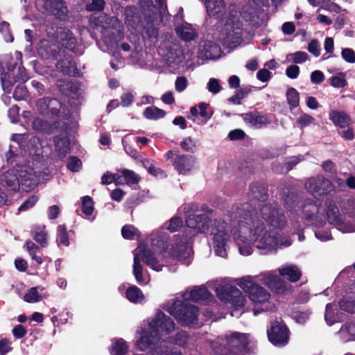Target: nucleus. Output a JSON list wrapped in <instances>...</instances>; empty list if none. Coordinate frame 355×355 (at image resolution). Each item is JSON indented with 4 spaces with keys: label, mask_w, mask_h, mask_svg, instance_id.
I'll list each match as a JSON object with an SVG mask.
<instances>
[{
    "label": "nucleus",
    "mask_w": 355,
    "mask_h": 355,
    "mask_svg": "<svg viewBox=\"0 0 355 355\" xmlns=\"http://www.w3.org/2000/svg\"><path fill=\"white\" fill-rule=\"evenodd\" d=\"M250 193V202L235 205L214 220L211 236L217 256L227 257L232 238L243 256L252 254L254 246L268 252L291 245L289 237L278 233L286 224L283 211L275 202H264L265 194L258 189Z\"/></svg>",
    "instance_id": "obj_1"
},
{
    "label": "nucleus",
    "mask_w": 355,
    "mask_h": 355,
    "mask_svg": "<svg viewBox=\"0 0 355 355\" xmlns=\"http://www.w3.org/2000/svg\"><path fill=\"white\" fill-rule=\"evenodd\" d=\"M233 283L236 284L248 294L254 304V315L275 309V304L270 301V293L257 284L253 276L246 275L237 279L219 278L209 282L208 284L221 301L238 310L243 307L246 298L238 288L232 285Z\"/></svg>",
    "instance_id": "obj_2"
},
{
    "label": "nucleus",
    "mask_w": 355,
    "mask_h": 355,
    "mask_svg": "<svg viewBox=\"0 0 355 355\" xmlns=\"http://www.w3.org/2000/svg\"><path fill=\"white\" fill-rule=\"evenodd\" d=\"M174 329L173 320L162 311H158L155 316L144 321L137 329L135 346L142 352L161 347L162 343L166 341L182 347L186 346L189 338L184 331L178 332L175 337L168 336Z\"/></svg>",
    "instance_id": "obj_3"
},
{
    "label": "nucleus",
    "mask_w": 355,
    "mask_h": 355,
    "mask_svg": "<svg viewBox=\"0 0 355 355\" xmlns=\"http://www.w3.org/2000/svg\"><path fill=\"white\" fill-rule=\"evenodd\" d=\"M139 6L143 19L137 15L135 7H127L124 10L128 28L132 33L145 31L150 37H156L159 23H164L168 15L166 1L156 0V5H154L152 0H139Z\"/></svg>",
    "instance_id": "obj_4"
},
{
    "label": "nucleus",
    "mask_w": 355,
    "mask_h": 355,
    "mask_svg": "<svg viewBox=\"0 0 355 355\" xmlns=\"http://www.w3.org/2000/svg\"><path fill=\"white\" fill-rule=\"evenodd\" d=\"M205 6L209 17L220 18L219 40L223 44L233 48L240 44L243 23L238 15L236 5L230 3L225 12L223 0H205Z\"/></svg>",
    "instance_id": "obj_5"
},
{
    "label": "nucleus",
    "mask_w": 355,
    "mask_h": 355,
    "mask_svg": "<svg viewBox=\"0 0 355 355\" xmlns=\"http://www.w3.org/2000/svg\"><path fill=\"white\" fill-rule=\"evenodd\" d=\"M152 246L160 251V254H156L148 249L144 243H139L138 247L133 251V266L132 272L137 282L140 285H146L150 282V278L146 270H144L141 261H143L152 270L159 272L163 267L168 266V259H173L180 261L175 257L173 256L171 251L173 247L177 251L182 248L180 246H175V241L173 239L171 247L166 244L164 248L157 246Z\"/></svg>",
    "instance_id": "obj_6"
},
{
    "label": "nucleus",
    "mask_w": 355,
    "mask_h": 355,
    "mask_svg": "<svg viewBox=\"0 0 355 355\" xmlns=\"http://www.w3.org/2000/svg\"><path fill=\"white\" fill-rule=\"evenodd\" d=\"M212 210L208 209L205 214H190L186 219L187 228L180 235L174 236L175 246L182 248L177 251L173 247L171 251L180 262L184 265H189L192 260V239L198 233H204L208 230L211 222L209 214Z\"/></svg>",
    "instance_id": "obj_7"
},
{
    "label": "nucleus",
    "mask_w": 355,
    "mask_h": 355,
    "mask_svg": "<svg viewBox=\"0 0 355 355\" xmlns=\"http://www.w3.org/2000/svg\"><path fill=\"white\" fill-rule=\"evenodd\" d=\"M40 181L37 172L24 160L16 164L0 177V184L8 191H17L20 188L24 191L34 189Z\"/></svg>",
    "instance_id": "obj_8"
},
{
    "label": "nucleus",
    "mask_w": 355,
    "mask_h": 355,
    "mask_svg": "<svg viewBox=\"0 0 355 355\" xmlns=\"http://www.w3.org/2000/svg\"><path fill=\"white\" fill-rule=\"evenodd\" d=\"M92 24L101 33V39L97 42L99 48L105 52L113 53L117 47V40L123 37V26L116 17L101 15L97 18H91Z\"/></svg>",
    "instance_id": "obj_9"
},
{
    "label": "nucleus",
    "mask_w": 355,
    "mask_h": 355,
    "mask_svg": "<svg viewBox=\"0 0 355 355\" xmlns=\"http://www.w3.org/2000/svg\"><path fill=\"white\" fill-rule=\"evenodd\" d=\"M21 53L16 51L14 57L6 55L0 61L1 68L6 66L8 70L6 73L0 71L2 88L6 93L11 92L12 87L16 82H25L28 79L25 69L21 66Z\"/></svg>",
    "instance_id": "obj_10"
},
{
    "label": "nucleus",
    "mask_w": 355,
    "mask_h": 355,
    "mask_svg": "<svg viewBox=\"0 0 355 355\" xmlns=\"http://www.w3.org/2000/svg\"><path fill=\"white\" fill-rule=\"evenodd\" d=\"M297 197L295 196H288L285 199V205L286 209L293 214L300 215V212L303 217L311 225L320 226L324 223L326 217L324 215L326 208H323L318 204V201L313 202L312 200H307L300 207L298 206Z\"/></svg>",
    "instance_id": "obj_11"
},
{
    "label": "nucleus",
    "mask_w": 355,
    "mask_h": 355,
    "mask_svg": "<svg viewBox=\"0 0 355 355\" xmlns=\"http://www.w3.org/2000/svg\"><path fill=\"white\" fill-rule=\"evenodd\" d=\"M164 309L182 326L197 324L198 309L194 305L184 304L181 300H175L166 304Z\"/></svg>",
    "instance_id": "obj_12"
},
{
    "label": "nucleus",
    "mask_w": 355,
    "mask_h": 355,
    "mask_svg": "<svg viewBox=\"0 0 355 355\" xmlns=\"http://www.w3.org/2000/svg\"><path fill=\"white\" fill-rule=\"evenodd\" d=\"M326 205V218L328 221L337 227L343 233L355 232V214H338V208L331 200H327Z\"/></svg>",
    "instance_id": "obj_13"
},
{
    "label": "nucleus",
    "mask_w": 355,
    "mask_h": 355,
    "mask_svg": "<svg viewBox=\"0 0 355 355\" xmlns=\"http://www.w3.org/2000/svg\"><path fill=\"white\" fill-rule=\"evenodd\" d=\"M275 4L280 3L282 0H272ZM268 6V0H250L241 8L239 13L241 18L252 26L258 25L259 15L262 8Z\"/></svg>",
    "instance_id": "obj_14"
},
{
    "label": "nucleus",
    "mask_w": 355,
    "mask_h": 355,
    "mask_svg": "<svg viewBox=\"0 0 355 355\" xmlns=\"http://www.w3.org/2000/svg\"><path fill=\"white\" fill-rule=\"evenodd\" d=\"M182 225L183 222L180 217H173L171 220L164 223L161 228L152 232L150 234L151 245L164 249L169 237L166 230L174 232L178 231Z\"/></svg>",
    "instance_id": "obj_15"
},
{
    "label": "nucleus",
    "mask_w": 355,
    "mask_h": 355,
    "mask_svg": "<svg viewBox=\"0 0 355 355\" xmlns=\"http://www.w3.org/2000/svg\"><path fill=\"white\" fill-rule=\"evenodd\" d=\"M227 347L220 352L221 355H244L248 344V335L232 332L226 335Z\"/></svg>",
    "instance_id": "obj_16"
},
{
    "label": "nucleus",
    "mask_w": 355,
    "mask_h": 355,
    "mask_svg": "<svg viewBox=\"0 0 355 355\" xmlns=\"http://www.w3.org/2000/svg\"><path fill=\"white\" fill-rule=\"evenodd\" d=\"M253 277L277 294H285L291 290V286L282 279L275 271L263 272Z\"/></svg>",
    "instance_id": "obj_17"
},
{
    "label": "nucleus",
    "mask_w": 355,
    "mask_h": 355,
    "mask_svg": "<svg viewBox=\"0 0 355 355\" xmlns=\"http://www.w3.org/2000/svg\"><path fill=\"white\" fill-rule=\"evenodd\" d=\"M35 8L42 13L48 12L58 19H64L68 9L63 0H36Z\"/></svg>",
    "instance_id": "obj_18"
},
{
    "label": "nucleus",
    "mask_w": 355,
    "mask_h": 355,
    "mask_svg": "<svg viewBox=\"0 0 355 355\" xmlns=\"http://www.w3.org/2000/svg\"><path fill=\"white\" fill-rule=\"evenodd\" d=\"M269 340L276 346H284L288 341V330L281 322L275 321L268 331Z\"/></svg>",
    "instance_id": "obj_19"
},
{
    "label": "nucleus",
    "mask_w": 355,
    "mask_h": 355,
    "mask_svg": "<svg viewBox=\"0 0 355 355\" xmlns=\"http://www.w3.org/2000/svg\"><path fill=\"white\" fill-rule=\"evenodd\" d=\"M305 188L312 196L317 198L331 191L332 184L323 177L312 178L306 181Z\"/></svg>",
    "instance_id": "obj_20"
},
{
    "label": "nucleus",
    "mask_w": 355,
    "mask_h": 355,
    "mask_svg": "<svg viewBox=\"0 0 355 355\" xmlns=\"http://www.w3.org/2000/svg\"><path fill=\"white\" fill-rule=\"evenodd\" d=\"M37 50L38 55L45 60L57 59L64 52L56 42L47 39L40 42Z\"/></svg>",
    "instance_id": "obj_21"
},
{
    "label": "nucleus",
    "mask_w": 355,
    "mask_h": 355,
    "mask_svg": "<svg viewBox=\"0 0 355 355\" xmlns=\"http://www.w3.org/2000/svg\"><path fill=\"white\" fill-rule=\"evenodd\" d=\"M173 164L180 174L187 175L195 168L196 158L190 155H176Z\"/></svg>",
    "instance_id": "obj_22"
},
{
    "label": "nucleus",
    "mask_w": 355,
    "mask_h": 355,
    "mask_svg": "<svg viewBox=\"0 0 355 355\" xmlns=\"http://www.w3.org/2000/svg\"><path fill=\"white\" fill-rule=\"evenodd\" d=\"M184 300L197 302H208L213 298L211 294L204 286H194L186 290L182 295Z\"/></svg>",
    "instance_id": "obj_23"
},
{
    "label": "nucleus",
    "mask_w": 355,
    "mask_h": 355,
    "mask_svg": "<svg viewBox=\"0 0 355 355\" xmlns=\"http://www.w3.org/2000/svg\"><path fill=\"white\" fill-rule=\"evenodd\" d=\"M37 107L42 114H48V110L52 115L61 116V109H64L60 103L55 98H41L37 102Z\"/></svg>",
    "instance_id": "obj_24"
},
{
    "label": "nucleus",
    "mask_w": 355,
    "mask_h": 355,
    "mask_svg": "<svg viewBox=\"0 0 355 355\" xmlns=\"http://www.w3.org/2000/svg\"><path fill=\"white\" fill-rule=\"evenodd\" d=\"M221 50L220 46L211 41L205 42L203 46L200 49V57L202 59H216L220 55Z\"/></svg>",
    "instance_id": "obj_25"
},
{
    "label": "nucleus",
    "mask_w": 355,
    "mask_h": 355,
    "mask_svg": "<svg viewBox=\"0 0 355 355\" xmlns=\"http://www.w3.org/2000/svg\"><path fill=\"white\" fill-rule=\"evenodd\" d=\"M119 290L120 292L125 290V297L131 302L141 303L145 300V296L141 289L135 285L126 288V285L123 284L119 287Z\"/></svg>",
    "instance_id": "obj_26"
},
{
    "label": "nucleus",
    "mask_w": 355,
    "mask_h": 355,
    "mask_svg": "<svg viewBox=\"0 0 355 355\" xmlns=\"http://www.w3.org/2000/svg\"><path fill=\"white\" fill-rule=\"evenodd\" d=\"M58 38L62 46L69 49L71 51L77 53L78 51L76 49L77 40L73 37L72 33L68 30H60L58 33Z\"/></svg>",
    "instance_id": "obj_27"
},
{
    "label": "nucleus",
    "mask_w": 355,
    "mask_h": 355,
    "mask_svg": "<svg viewBox=\"0 0 355 355\" xmlns=\"http://www.w3.org/2000/svg\"><path fill=\"white\" fill-rule=\"evenodd\" d=\"M178 35L184 41L193 40L198 35L195 26L188 23H184L176 28Z\"/></svg>",
    "instance_id": "obj_28"
},
{
    "label": "nucleus",
    "mask_w": 355,
    "mask_h": 355,
    "mask_svg": "<svg viewBox=\"0 0 355 355\" xmlns=\"http://www.w3.org/2000/svg\"><path fill=\"white\" fill-rule=\"evenodd\" d=\"M245 122L252 127L261 128L270 123L267 116L257 113H247L243 115Z\"/></svg>",
    "instance_id": "obj_29"
},
{
    "label": "nucleus",
    "mask_w": 355,
    "mask_h": 355,
    "mask_svg": "<svg viewBox=\"0 0 355 355\" xmlns=\"http://www.w3.org/2000/svg\"><path fill=\"white\" fill-rule=\"evenodd\" d=\"M56 69L60 72L69 76H76L78 71L75 62L70 58L64 56L56 64Z\"/></svg>",
    "instance_id": "obj_30"
},
{
    "label": "nucleus",
    "mask_w": 355,
    "mask_h": 355,
    "mask_svg": "<svg viewBox=\"0 0 355 355\" xmlns=\"http://www.w3.org/2000/svg\"><path fill=\"white\" fill-rule=\"evenodd\" d=\"M160 53L169 66L178 64L183 58L182 51L178 46H173L166 53Z\"/></svg>",
    "instance_id": "obj_31"
},
{
    "label": "nucleus",
    "mask_w": 355,
    "mask_h": 355,
    "mask_svg": "<svg viewBox=\"0 0 355 355\" xmlns=\"http://www.w3.org/2000/svg\"><path fill=\"white\" fill-rule=\"evenodd\" d=\"M278 272L282 277H286L291 282H295L298 281L302 273L297 266L295 265H286L279 268Z\"/></svg>",
    "instance_id": "obj_32"
},
{
    "label": "nucleus",
    "mask_w": 355,
    "mask_h": 355,
    "mask_svg": "<svg viewBox=\"0 0 355 355\" xmlns=\"http://www.w3.org/2000/svg\"><path fill=\"white\" fill-rule=\"evenodd\" d=\"M44 291L42 286H35L30 288L24 295V300L28 303H35L46 297V295L40 293Z\"/></svg>",
    "instance_id": "obj_33"
},
{
    "label": "nucleus",
    "mask_w": 355,
    "mask_h": 355,
    "mask_svg": "<svg viewBox=\"0 0 355 355\" xmlns=\"http://www.w3.org/2000/svg\"><path fill=\"white\" fill-rule=\"evenodd\" d=\"M329 119L336 126L340 128L347 127L351 123L350 117L343 112L331 111L329 113Z\"/></svg>",
    "instance_id": "obj_34"
},
{
    "label": "nucleus",
    "mask_w": 355,
    "mask_h": 355,
    "mask_svg": "<svg viewBox=\"0 0 355 355\" xmlns=\"http://www.w3.org/2000/svg\"><path fill=\"white\" fill-rule=\"evenodd\" d=\"M128 350L127 343L122 338H114L112 340L110 348L111 355H124Z\"/></svg>",
    "instance_id": "obj_35"
},
{
    "label": "nucleus",
    "mask_w": 355,
    "mask_h": 355,
    "mask_svg": "<svg viewBox=\"0 0 355 355\" xmlns=\"http://www.w3.org/2000/svg\"><path fill=\"white\" fill-rule=\"evenodd\" d=\"M55 151L60 158L64 157L69 151V140L66 137H56L54 139Z\"/></svg>",
    "instance_id": "obj_36"
},
{
    "label": "nucleus",
    "mask_w": 355,
    "mask_h": 355,
    "mask_svg": "<svg viewBox=\"0 0 355 355\" xmlns=\"http://www.w3.org/2000/svg\"><path fill=\"white\" fill-rule=\"evenodd\" d=\"M34 240L42 247L47 245V232L45 226H35L32 230Z\"/></svg>",
    "instance_id": "obj_37"
},
{
    "label": "nucleus",
    "mask_w": 355,
    "mask_h": 355,
    "mask_svg": "<svg viewBox=\"0 0 355 355\" xmlns=\"http://www.w3.org/2000/svg\"><path fill=\"white\" fill-rule=\"evenodd\" d=\"M335 310L334 305L330 303L327 304L324 319L328 325H332L341 320L340 314L336 313Z\"/></svg>",
    "instance_id": "obj_38"
},
{
    "label": "nucleus",
    "mask_w": 355,
    "mask_h": 355,
    "mask_svg": "<svg viewBox=\"0 0 355 355\" xmlns=\"http://www.w3.org/2000/svg\"><path fill=\"white\" fill-rule=\"evenodd\" d=\"M56 241L58 246H68L70 243L67 228L64 225H60L57 227Z\"/></svg>",
    "instance_id": "obj_39"
},
{
    "label": "nucleus",
    "mask_w": 355,
    "mask_h": 355,
    "mask_svg": "<svg viewBox=\"0 0 355 355\" xmlns=\"http://www.w3.org/2000/svg\"><path fill=\"white\" fill-rule=\"evenodd\" d=\"M144 115L148 119L156 120L163 118L165 112L156 107H148L144 111Z\"/></svg>",
    "instance_id": "obj_40"
},
{
    "label": "nucleus",
    "mask_w": 355,
    "mask_h": 355,
    "mask_svg": "<svg viewBox=\"0 0 355 355\" xmlns=\"http://www.w3.org/2000/svg\"><path fill=\"white\" fill-rule=\"evenodd\" d=\"M121 234L123 238L126 239H136L140 236L139 231L133 225H126L123 227Z\"/></svg>",
    "instance_id": "obj_41"
},
{
    "label": "nucleus",
    "mask_w": 355,
    "mask_h": 355,
    "mask_svg": "<svg viewBox=\"0 0 355 355\" xmlns=\"http://www.w3.org/2000/svg\"><path fill=\"white\" fill-rule=\"evenodd\" d=\"M331 86L335 88H343L347 85L345 74L344 73H338L333 76L329 79Z\"/></svg>",
    "instance_id": "obj_42"
},
{
    "label": "nucleus",
    "mask_w": 355,
    "mask_h": 355,
    "mask_svg": "<svg viewBox=\"0 0 355 355\" xmlns=\"http://www.w3.org/2000/svg\"><path fill=\"white\" fill-rule=\"evenodd\" d=\"M339 306L340 309L345 311L355 313V296L345 297L339 302Z\"/></svg>",
    "instance_id": "obj_43"
},
{
    "label": "nucleus",
    "mask_w": 355,
    "mask_h": 355,
    "mask_svg": "<svg viewBox=\"0 0 355 355\" xmlns=\"http://www.w3.org/2000/svg\"><path fill=\"white\" fill-rule=\"evenodd\" d=\"M32 126L33 128L36 130L45 132H51L53 130V128L47 121H44L42 119L39 117L35 118L32 121Z\"/></svg>",
    "instance_id": "obj_44"
},
{
    "label": "nucleus",
    "mask_w": 355,
    "mask_h": 355,
    "mask_svg": "<svg viewBox=\"0 0 355 355\" xmlns=\"http://www.w3.org/2000/svg\"><path fill=\"white\" fill-rule=\"evenodd\" d=\"M286 98L291 109L297 107L299 105V93L294 88H290L286 93Z\"/></svg>",
    "instance_id": "obj_45"
},
{
    "label": "nucleus",
    "mask_w": 355,
    "mask_h": 355,
    "mask_svg": "<svg viewBox=\"0 0 355 355\" xmlns=\"http://www.w3.org/2000/svg\"><path fill=\"white\" fill-rule=\"evenodd\" d=\"M121 174L125 182L128 184H137L139 181V177L134 171L128 169L121 171Z\"/></svg>",
    "instance_id": "obj_46"
},
{
    "label": "nucleus",
    "mask_w": 355,
    "mask_h": 355,
    "mask_svg": "<svg viewBox=\"0 0 355 355\" xmlns=\"http://www.w3.org/2000/svg\"><path fill=\"white\" fill-rule=\"evenodd\" d=\"M82 211L86 216H89L94 211V203L89 196H84L82 201Z\"/></svg>",
    "instance_id": "obj_47"
},
{
    "label": "nucleus",
    "mask_w": 355,
    "mask_h": 355,
    "mask_svg": "<svg viewBox=\"0 0 355 355\" xmlns=\"http://www.w3.org/2000/svg\"><path fill=\"white\" fill-rule=\"evenodd\" d=\"M342 336H344L345 334H349V337L345 338L346 340H355V321L347 322L344 328H342L340 331Z\"/></svg>",
    "instance_id": "obj_48"
},
{
    "label": "nucleus",
    "mask_w": 355,
    "mask_h": 355,
    "mask_svg": "<svg viewBox=\"0 0 355 355\" xmlns=\"http://www.w3.org/2000/svg\"><path fill=\"white\" fill-rule=\"evenodd\" d=\"M309 55L304 51H297L287 55V59L293 60L295 63L302 64L308 60Z\"/></svg>",
    "instance_id": "obj_49"
},
{
    "label": "nucleus",
    "mask_w": 355,
    "mask_h": 355,
    "mask_svg": "<svg viewBox=\"0 0 355 355\" xmlns=\"http://www.w3.org/2000/svg\"><path fill=\"white\" fill-rule=\"evenodd\" d=\"M207 89L209 92L216 94L221 91L222 87L220 85V82L218 79L211 78L209 80L207 84Z\"/></svg>",
    "instance_id": "obj_50"
},
{
    "label": "nucleus",
    "mask_w": 355,
    "mask_h": 355,
    "mask_svg": "<svg viewBox=\"0 0 355 355\" xmlns=\"http://www.w3.org/2000/svg\"><path fill=\"white\" fill-rule=\"evenodd\" d=\"M341 57L348 63H355V51L352 49H343L341 51Z\"/></svg>",
    "instance_id": "obj_51"
},
{
    "label": "nucleus",
    "mask_w": 355,
    "mask_h": 355,
    "mask_svg": "<svg viewBox=\"0 0 355 355\" xmlns=\"http://www.w3.org/2000/svg\"><path fill=\"white\" fill-rule=\"evenodd\" d=\"M188 86V80L185 76L177 77L175 82V89L176 92L181 93L184 92Z\"/></svg>",
    "instance_id": "obj_52"
},
{
    "label": "nucleus",
    "mask_w": 355,
    "mask_h": 355,
    "mask_svg": "<svg viewBox=\"0 0 355 355\" xmlns=\"http://www.w3.org/2000/svg\"><path fill=\"white\" fill-rule=\"evenodd\" d=\"M208 107V105L205 103L202 102L198 104V109H199V114L204 118V120L202 121V123H207V121L211 119L212 116V113H209L207 110Z\"/></svg>",
    "instance_id": "obj_53"
},
{
    "label": "nucleus",
    "mask_w": 355,
    "mask_h": 355,
    "mask_svg": "<svg viewBox=\"0 0 355 355\" xmlns=\"http://www.w3.org/2000/svg\"><path fill=\"white\" fill-rule=\"evenodd\" d=\"M38 198L35 196L29 197L18 208V212L25 211L32 207L37 202Z\"/></svg>",
    "instance_id": "obj_54"
},
{
    "label": "nucleus",
    "mask_w": 355,
    "mask_h": 355,
    "mask_svg": "<svg viewBox=\"0 0 355 355\" xmlns=\"http://www.w3.org/2000/svg\"><path fill=\"white\" fill-rule=\"evenodd\" d=\"M105 7L103 0H92V3L87 5L86 9L88 11H101Z\"/></svg>",
    "instance_id": "obj_55"
},
{
    "label": "nucleus",
    "mask_w": 355,
    "mask_h": 355,
    "mask_svg": "<svg viewBox=\"0 0 355 355\" xmlns=\"http://www.w3.org/2000/svg\"><path fill=\"white\" fill-rule=\"evenodd\" d=\"M250 89H240L234 96H232L229 101L234 104H240L241 100L243 99L249 92Z\"/></svg>",
    "instance_id": "obj_56"
},
{
    "label": "nucleus",
    "mask_w": 355,
    "mask_h": 355,
    "mask_svg": "<svg viewBox=\"0 0 355 355\" xmlns=\"http://www.w3.org/2000/svg\"><path fill=\"white\" fill-rule=\"evenodd\" d=\"M9 24L6 21H3L0 24V31L4 33L5 40L8 42L13 41V37L9 31Z\"/></svg>",
    "instance_id": "obj_57"
},
{
    "label": "nucleus",
    "mask_w": 355,
    "mask_h": 355,
    "mask_svg": "<svg viewBox=\"0 0 355 355\" xmlns=\"http://www.w3.org/2000/svg\"><path fill=\"white\" fill-rule=\"evenodd\" d=\"M27 96L26 89L23 85H18L13 94V97L17 101H21L25 98Z\"/></svg>",
    "instance_id": "obj_58"
},
{
    "label": "nucleus",
    "mask_w": 355,
    "mask_h": 355,
    "mask_svg": "<svg viewBox=\"0 0 355 355\" xmlns=\"http://www.w3.org/2000/svg\"><path fill=\"white\" fill-rule=\"evenodd\" d=\"M81 166V161L75 157L69 159L67 163V167L72 171H78Z\"/></svg>",
    "instance_id": "obj_59"
},
{
    "label": "nucleus",
    "mask_w": 355,
    "mask_h": 355,
    "mask_svg": "<svg viewBox=\"0 0 355 355\" xmlns=\"http://www.w3.org/2000/svg\"><path fill=\"white\" fill-rule=\"evenodd\" d=\"M324 80V73L319 70L313 71L311 74V81L313 84H320Z\"/></svg>",
    "instance_id": "obj_60"
},
{
    "label": "nucleus",
    "mask_w": 355,
    "mask_h": 355,
    "mask_svg": "<svg viewBox=\"0 0 355 355\" xmlns=\"http://www.w3.org/2000/svg\"><path fill=\"white\" fill-rule=\"evenodd\" d=\"M308 51L315 56H319L320 54L319 42L315 40H312L308 45Z\"/></svg>",
    "instance_id": "obj_61"
},
{
    "label": "nucleus",
    "mask_w": 355,
    "mask_h": 355,
    "mask_svg": "<svg viewBox=\"0 0 355 355\" xmlns=\"http://www.w3.org/2000/svg\"><path fill=\"white\" fill-rule=\"evenodd\" d=\"M314 121V119L308 115V114H302L301 115L297 120V123L298 125L304 127V126H307L309 125H310L311 123H312Z\"/></svg>",
    "instance_id": "obj_62"
},
{
    "label": "nucleus",
    "mask_w": 355,
    "mask_h": 355,
    "mask_svg": "<svg viewBox=\"0 0 355 355\" xmlns=\"http://www.w3.org/2000/svg\"><path fill=\"white\" fill-rule=\"evenodd\" d=\"M11 350L10 341L7 338H3L0 340V354L5 355Z\"/></svg>",
    "instance_id": "obj_63"
},
{
    "label": "nucleus",
    "mask_w": 355,
    "mask_h": 355,
    "mask_svg": "<svg viewBox=\"0 0 355 355\" xmlns=\"http://www.w3.org/2000/svg\"><path fill=\"white\" fill-rule=\"evenodd\" d=\"M300 73V68L297 65L289 66L286 71V76L292 79L297 78Z\"/></svg>",
    "instance_id": "obj_64"
}]
</instances>
